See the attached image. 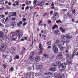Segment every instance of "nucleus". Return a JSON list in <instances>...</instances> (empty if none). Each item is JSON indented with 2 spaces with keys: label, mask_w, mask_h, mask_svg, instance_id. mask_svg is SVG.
I'll return each instance as SVG.
<instances>
[{
  "label": "nucleus",
  "mask_w": 78,
  "mask_h": 78,
  "mask_svg": "<svg viewBox=\"0 0 78 78\" xmlns=\"http://www.w3.org/2000/svg\"><path fill=\"white\" fill-rule=\"evenodd\" d=\"M59 66L58 68L60 70H64L66 67V63H62L61 64V62L60 61H58L56 63L53 64V66L54 67H57Z\"/></svg>",
  "instance_id": "f257e3e1"
},
{
  "label": "nucleus",
  "mask_w": 78,
  "mask_h": 78,
  "mask_svg": "<svg viewBox=\"0 0 78 78\" xmlns=\"http://www.w3.org/2000/svg\"><path fill=\"white\" fill-rule=\"evenodd\" d=\"M44 2L43 1H42L40 2L39 1H37V0H34L33 1V4L34 5V7H36L37 5L39 6L42 7V6H43V5H44Z\"/></svg>",
  "instance_id": "f03ea898"
},
{
  "label": "nucleus",
  "mask_w": 78,
  "mask_h": 78,
  "mask_svg": "<svg viewBox=\"0 0 78 78\" xmlns=\"http://www.w3.org/2000/svg\"><path fill=\"white\" fill-rule=\"evenodd\" d=\"M62 39L63 40V41L62 42L61 44L62 45H66L67 46V44H69V42L67 40L66 37L65 36H62Z\"/></svg>",
  "instance_id": "7ed1b4c3"
},
{
  "label": "nucleus",
  "mask_w": 78,
  "mask_h": 78,
  "mask_svg": "<svg viewBox=\"0 0 78 78\" xmlns=\"http://www.w3.org/2000/svg\"><path fill=\"white\" fill-rule=\"evenodd\" d=\"M59 18V14L58 12L54 13L53 14V16L51 18V20H56V19H58Z\"/></svg>",
  "instance_id": "20e7f679"
},
{
  "label": "nucleus",
  "mask_w": 78,
  "mask_h": 78,
  "mask_svg": "<svg viewBox=\"0 0 78 78\" xmlns=\"http://www.w3.org/2000/svg\"><path fill=\"white\" fill-rule=\"evenodd\" d=\"M3 57H4V59H7L10 58V61L8 62H9V63L11 62L12 61V57H11V56H9V55H7L5 56H3Z\"/></svg>",
  "instance_id": "39448f33"
},
{
  "label": "nucleus",
  "mask_w": 78,
  "mask_h": 78,
  "mask_svg": "<svg viewBox=\"0 0 78 78\" xmlns=\"http://www.w3.org/2000/svg\"><path fill=\"white\" fill-rule=\"evenodd\" d=\"M53 50L55 54L57 53H58L59 51H58V49L57 48V46L56 45H55L53 46Z\"/></svg>",
  "instance_id": "423d86ee"
},
{
  "label": "nucleus",
  "mask_w": 78,
  "mask_h": 78,
  "mask_svg": "<svg viewBox=\"0 0 78 78\" xmlns=\"http://www.w3.org/2000/svg\"><path fill=\"white\" fill-rule=\"evenodd\" d=\"M32 73H27L26 75V76L27 78H32L33 77V76H32V75H31Z\"/></svg>",
  "instance_id": "0eeeda50"
},
{
  "label": "nucleus",
  "mask_w": 78,
  "mask_h": 78,
  "mask_svg": "<svg viewBox=\"0 0 78 78\" xmlns=\"http://www.w3.org/2000/svg\"><path fill=\"white\" fill-rule=\"evenodd\" d=\"M13 41H15V40L17 39V34H16V35H14L13 34H12L11 35Z\"/></svg>",
  "instance_id": "6e6552de"
},
{
  "label": "nucleus",
  "mask_w": 78,
  "mask_h": 78,
  "mask_svg": "<svg viewBox=\"0 0 78 78\" xmlns=\"http://www.w3.org/2000/svg\"><path fill=\"white\" fill-rule=\"evenodd\" d=\"M39 48L41 50V51L39 52L40 54H41L42 53V51L44 50V48L42 47V44H40L39 45Z\"/></svg>",
  "instance_id": "1a4fd4ad"
},
{
  "label": "nucleus",
  "mask_w": 78,
  "mask_h": 78,
  "mask_svg": "<svg viewBox=\"0 0 78 78\" xmlns=\"http://www.w3.org/2000/svg\"><path fill=\"white\" fill-rule=\"evenodd\" d=\"M62 56V53L61 52L59 53L57 56V59H59L61 58V57Z\"/></svg>",
  "instance_id": "9d476101"
},
{
  "label": "nucleus",
  "mask_w": 78,
  "mask_h": 78,
  "mask_svg": "<svg viewBox=\"0 0 78 78\" xmlns=\"http://www.w3.org/2000/svg\"><path fill=\"white\" fill-rule=\"evenodd\" d=\"M59 29L62 31V33H66V29H64L62 27H60Z\"/></svg>",
  "instance_id": "9b49d317"
},
{
  "label": "nucleus",
  "mask_w": 78,
  "mask_h": 78,
  "mask_svg": "<svg viewBox=\"0 0 78 78\" xmlns=\"http://www.w3.org/2000/svg\"><path fill=\"white\" fill-rule=\"evenodd\" d=\"M0 49L2 51H4L6 49V45H3L1 46V47L0 48Z\"/></svg>",
  "instance_id": "f8f14e48"
},
{
  "label": "nucleus",
  "mask_w": 78,
  "mask_h": 78,
  "mask_svg": "<svg viewBox=\"0 0 78 78\" xmlns=\"http://www.w3.org/2000/svg\"><path fill=\"white\" fill-rule=\"evenodd\" d=\"M76 51H77V49H75L73 51V53L71 56L72 58H73L74 56L76 55Z\"/></svg>",
  "instance_id": "ddd939ff"
},
{
  "label": "nucleus",
  "mask_w": 78,
  "mask_h": 78,
  "mask_svg": "<svg viewBox=\"0 0 78 78\" xmlns=\"http://www.w3.org/2000/svg\"><path fill=\"white\" fill-rule=\"evenodd\" d=\"M66 60L68 64H70L71 63V59L70 58H66Z\"/></svg>",
  "instance_id": "4468645a"
},
{
  "label": "nucleus",
  "mask_w": 78,
  "mask_h": 78,
  "mask_svg": "<svg viewBox=\"0 0 78 78\" xmlns=\"http://www.w3.org/2000/svg\"><path fill=\"white\" fill-rule=\"evenodd\" d=\"M9 50L10 51H14L16 50V49L13 47H11L9 49Z\"/></svg>",
  "instance_id": "2eb2a0df"
},
{
  "label": "nucleus",
  "mask_w": 78,
  "mask_h": 78,
  "mask_svg": "<svg viewBox=\"0 0 78 78\" xmlns=\"http://www.w3.org/2000/svg\"><path fill=\"white\" fill-rule=\"evenodd\" d=\"M35 60L36 62H39V61H40V60H41L40 57L38 56H36L35 58Z\"/></svg>",
  "instance_id": "dca6fc26"
},
{
  "label": "nucleus",
  "mask_w": 78,
  "mask_h": 78,
  "mask_svg": "<svg viewBox=\"0 0 78 78\" xmlns=\"http://www.w3.org/2000/svg\"><path fill=\"white\" fill-rule=\"evenodd\" d=\"M54 33L55 34H58V35H60L61 34V33H60V31L59 30H55Z\"/></svg>",
  "instance_id": "f3484780"
},
{
  "label": "nucleus",
  "mask_w": 78,
  "mask_h": 78,
  "mask_svg": "<svg viewBox=\"0 0 78 78\" xmlns=\"http://www.w3.org/2000/svg\"><path fill=\"white\" fill-rule=\"evenodd\" d=\"M58 27H59L57 25H55L53 26V27H52V30H55V29H56V28H58Z\"/></svg>",
  "instance_id": "a211bd4d"
},
{
  "label": "nucleus",
  "mask_w": 78,
  "mask_h": 78,
  "mask_svg": "<svg viewBox=\"0 0 78 78\" xmlns=\"http://www.w3.org/2000/svg\"><path fill=\"white\" fill-rule=\"evenodd\" d=\"M59 43L60 41L59 40H56L55 41V44L56 45H59Z\"/></svg>",
  "instance_id": "6ab92c4d"
},
{
  "label": "nucleus",
  "mask_w": 78,
  "mask_h": 78,
  "mask_svg": "<svg viewBox=\"0 0 78 78\" xmlns=\"http://www.w3.org/2000/svg\"><path fill=\"white\" fill-rule=\"evenodd\" d=\"M51 41H48L47 42L46 44L48 45H51Z\"/></svg>",
  "instance_id": "aec40b11"
},
{
  "label": "nucleus",
  "mask_w": 78,
  "mask_h": 78,
  "mask_svg": "<svg viewBox=\"0 0 78 78\" xmlns=\"http://www.w3.org/2000/svg\"><path fill=\"white\" fill-rule=\"evenodd\" d=\"M71 11H72V14H75V9H73Z\"/></svg>",
  "instance_id": "412c9836"
},
{
  "label": "nucleus",
  "mask_w": 78,
  "mask_h": 78,
  "mask_svg": "<svg viewBox=\"0 0 78 78\" xmlns=\"http://www.w3.org/2000/svg\"><path fill=\"white\" fill-rule=\"evenodd\" d=\"M50 70L52 72H55V68L54 67H51L50 69Z\"/></svg>",
  "instance_id": "4be33fe9"
},
{
  "label": "nucleus",
  "mask_w": 78,
  "mask_h": 78,
  "mask_svg": "<svg viewBox=\"0 0 78 78\" xmlns=\"http://www.w3.org/2000/svg\"><path fill=\"white\" fill-rule=\"evenodd\" d=\"M66 37H67L68 38V39H71V38H72V37L70 35H67V34H66Z\"/></svg>",
  "instance_id": "5701e85b"
},
{
  "label": "nucleus",
  "mask_w": 78,
  "mask_h": 78,
  "mask_svg": "<svg viewBox=\"0 0 78 78\" xmlns=\"http://www.w3.org/2000/svg\"><path fill=\"white\" fill-rule=\"evenodd\" d=\"M66 59H67V58H70V54H66Z\"/></svg>",
  "instance_id": "b1692460"
},
{
  "label": "nucleus",
  "mask_w": 78,
  "mask_h": 78,
  "mask_svg": "<svg viewBox=\"0 0 78 78\" xmlns=\"http://www.w3.org/2000/svg\"><path fill=\"white\" fill-rule=\"evenodd\" d=\"M55 78H62V77L61 75H57L55 77Z\"/></svg>",
  "instance_id": "393cba45"
},
{
  "label": "nucleus",
  "mask_w": 78,
  "mask_h": 78,
  "mask_svg": "<svg viewBox=\"0 0 78 78\" xmlns=\"http://www.w3.org/2000/svg\"><path fill=\"white\" fill-rule=\"evenodd\" d=\"M15 59H19V56L18 55H16L14 58Z\"/></svg>",
  "instance_id": "a878e982"
},
{
  "label": "nucleus",
  "mask_w": 78,
  "mask_h": 78,
  "mask_svg": "<svg viewBox=\"0 0 78 78\" xmlns=\"http://www.w3.org/2000/svg\"><path fill=\"white\" fill-rule=\"evenodd\" d=\"M12 16H17V14L16 12H12Z\"/></svg>",
  "instance_id": "bb28decb"
},
{
  "label": "nucleus",
  "mask_w": 78,
  "mask_h": 78,
  "mask_svg": "<svg viewBox=\"0 0 78 78\" xmlns=\"http://www.w3.org/2000/svg\"><path fill=\"white\" fill-rule=\"evenodd\" d=\"M6 41L7 42H8L9 43L10 42V40L9 38H7L6 40Z\"/></svg>",
  "instance_id": "cd10ccee"
},
{
  "label": "nucleus",
  "mask_w": 78,
  "mask_h": 78,
  "mask_svg": "<svg viewBox=\"0 0 78 78\" xmlns=\"http://www.w3.org/2000/svg\"><path fill=\"white\" fill-rule=\"evenodd\" d=\"M42 20H41L38 23V25H39V26H41V24H42Z\"/></svg>",
  "instance_id": "c85d7f7f"
},
{
  "label": "nucleus",
  "mask_w": 78,
  "mask_h": 78,
  "mask_svg": "<svg viewBox=\"0 0 78 78\" xmlns=\"http://www.w3.org/2000/svg\"><path fill=\"white\" fill-rule=\"evenodd\" d=\"M26 20H27L26 19V18H23L22 19V21H23V22H25V21H26Z\"/></svg>",
  "instance_id": "c756f323"
},
{
  "label": "nucleus",
  "mask_w": 78,
  "mask_h": 78,
  "mask_svg": "<svg viewBox=\"0 0 78 78\" xmlns=\"http://www.w3.org/2000/svg\"><path fill=\"white\" fill-rule=\"evenodd\" d=\"M38 67L40 69H42L43 67V66L42 65H39L38 66Z\"/></svg>",
  "instance_id": "7c9ffc66"
},
{
  "label": "nucleus",
  "mask_w": 78,
  "mask_h": 78,
  "mask_svg": "<svg viewBox=\"0 0 78 78\" xmlns=\"http://www.w3.org/2000/svg\"><path fill=\"white\" fill-rule=\"evenodd\" d=\"M18 37L19 39H20V37H22V35L21 34H19L18 35Z\"/></svg>",
  "instance_id": "2f4dec72"
},
{
  "label": "nucleus",
  "mask_w": 78,
  "mask_h": 78,
  "mask_svg": "<svg viewBox=\"0 0 78 78\" xmlns=\"http://www.w3.org/2000/svg\"><path fill=\"white\" fill-rule=\"evenodd\" d=\"M0 18H4L5 17V15H0Z\"/></svg>",
  "instance_id": "473e14b6"
},
{
  "label": "nucleus",
  "mask_w": 78,
  "mask_h": 78,
  "mask_svg": "<svg viewBox=\"0 0 78 78\" xmlns=\"http://www.w3.org/2000/svg\"><path fill=\"white\" fill-rule=\"evenodd\" d=\"M46 74L47 75H52V73H51V72L47 73H46Z\"/></svg>",
  "instance_id": "72a5a7b5"
},
{
  "label": "nucleus",
  "mask_w": 78,
  "mask_h": 78,
  "mask_svg": "<svg viewBox=\"0 0 78 78\" xmlns=\"http://www.w3.org/2000/svg\"><path fill=\"white\" fill-rule=\"evenodd\" d=\"M47 15V13H45L44 15H43L42 16L43 17H45Z\"/></svg>",
  "instance_id": "f704fd0d"
},
{
  "label": "nucleus",
  "mask_w": 78,
  "mask_h": 78,
  "mask_svg": "<svg viewBox=\"0 0 78 78\" xmlns=\"http://www.w3.org/2000/svg\"><path fill=\"white\" fill-rule=\"evenodd\" d=\"M67 16L68 17H71V15L69 14V13H67Z\"/></svg>",
  "instance_id": "c9c22d12"
},
{
  "label": "nucleus",
  "mask_w": 78,
  "mask_h": 78,
  "mask_svg": "<svg viewBox=\"0 0 78 78\" xmlns=\"http://www.w3.org/2000/svg\"><path fill=\"white\" fill-rule=\"evenodd\" d=\"M3 66L4 69H6V65L5 64H3Z\"/></svg>",
  "instance_id": "e433bc0d"
},
{
  "label": "nucleus",
  "mask_w": 78,
  "mask_h": 78,
  "mask_svg": "<svg viewBox=\"0 0 78 78\" xmlns=\"http://www.w3.org/2000/svg\"><path fill=\"white\" fill-rule=\"evenodd\" d=\"M10 71H13L14 70V68H13V67H11L10 68Z\"/></svg>",
  "instance_id": "4c0bfd02"
},
{
  "label": "nucleus",
  "mask_w": 78,
  "mask_h": 78,
  "mask_svg": "<svg viewBox=\"0 0 78 78\" xmlns=\"http://www.w3.org/2000/svg\"><path fill=\"white\" fill-rule=\"evenodd\" d=\"M59 47V48H60V50H63V47H62V46H60Z\"/></svg>",
  "instance_id": "58836bf2"
},
{
  "label": "nucleus",
  "mask_w": 78,
  "mask_h": 78,
  "mask_svg": "<svg viewBox=\"0 0 78 78\" xmlns=\"http://www.w3.org/2000/svg\"><path fill=\"white\" fill-rule=\"evenodd\" d=\"M43 56H45V57H47V56H48V55L45 53L44 54Z\"/></svg>",
  "instance_id": "ea45409f"
},
{
  "label": "nucleus",
  "mask_w": 78,
  "mask_h": 78,
  "mask_svg": "<svg viewBox=\"0 0 78 78\" xmlns=\"http://www.w3.org/2000/svg\"><path fill=\"white\" fill-rule=\"evenodd\" d=\"M25 3L26 4V5H29V1H27L25 2Z\"/></svg>",
  "instance_id": "a19ab883"
},
{
  "label": "nucleus",
  "mask_w": 78,
  "mask_h": 78,
  "mask_svg": "<svg viewBox=\"0 0 78 78\" xmlns=\"http://www.w3.org/2000/svg\"><path fill=\"white\" fill-rule=\"evenodd\" d=\"M27 24V22H25L23 23V25L24 26H25Z\"/></svg>",
  "instance_id": "79ce46f5"
},
{
  "label": "nucleus",
  "mask_w": 78,
  "mask_h": 78,
  "mask_svg": "<svg viewBox=\"0 0 78 78\" xmlns=\"http://www.w3.org/2000/svg\"><path fill=\"white\" fill-rule=\"evenodd\" d=\"M0 2L1 4H2V5H3L4 4V2H3V0L0 1Z\"/></svg>",
  "instance_id": "37998d69"
},
{
  "label": "nucleus",
  "mask_w": 78,
  "mask_h": 78,
  "mask_svg": "<svg viewBox=\"0 0 78 78\" xmlns=\"http://www.w3.org/2000/svg\"><path fill=\"white\" fill-rule=\"evenodd\" d=\"M17 25L18 27H20V26H21V24L20 23H17Z\"/></svg>",
  "instance_id": "c03bdc74"
},
{
  "label": "nucleus",
  "mask_w": 78,
  "mask_h": 78,
  "mask_svg": "<svg viewBox=\"0 0 78 78\" xmlns=\"http://www.w3.org/2000/svg\"><path fill=\"white\" fill-rule=\"evenodd\" d=\"M14 25H15V22H13L12 24V26H14Z\"/></svg>",
  "instance_id": "a18cd8bd"
},
{
  "label": "nucleus",
  "mask_w": 78,
  "mask_h": 78,
  "mask_svg": "<svg viewBox=\"0 0 78 78\" xmlns=\"http://www.w3.org/2000/svg\"><path fill=\"white\" fill-rule=\"evenodd\" d=\"M59 6H60L61 8H62V7H63V6H64V5L62 4H60L59 5Z\"/></svg>",
  "instance_id": "49530a36"
},
{
  "label": "nucleus",
  "mask_w": 78,
  "mask_h": 78,
  "mask_svg": "<svg viewBox=\"0 0 78 78\" xmlns=\"http://www.w3.org/2000/svg\"><path fill=\"white\" fill-rule=\"evenodd\" d=\"M48 23H49L51 24V20H48Z\"/></svg>",
  "instance_id": "de8ad7c7"
},
{
  "label": "nucleus",
  "mask_w": 78,
  "mask_h": 78,
  "mask_svg": "<svg viewBox=\"0 0 78 78\" xmlns=\"http://www.w3.org/2000/svg\"><path fill=\"white\" fill-rule=\"evenodd\" d=\"M8 18L7 17L6 18V19L5 20V22H6L7 21H8Z\"/></svg>",
  "instance_id": "09e8293b"
},
{
  "label": "nucleus",
  "mask_w": 78,
  "mask_h": 78,
  "mask_svg": "<svg viewBox=\"0 0 78 78\" xmlns=\"http://www.w3.org/2000/svg\"><path fill=\"white\" fill-rule=\"evenodd\" d=\"M56 23H60L61 22V21L58 20V21H56Z\"/></svg>",
  "instance_id": "8fccbe9b"
},
{
  "label": "nucleus",
  "mask_w": 78,
  "mask_h": 78,
  "mask_svg": "<svg viewBox=\"0 0 78 78\" xmlns=\"http://www.w3.org/2000/svg\"><path fill=\"white\" fill-rule=\"evenodd\" d=\"M4 31L5 33H8V30H7L6 29L4 30Z\"/></svg>",
  "instance_id": "3c124183"
},
{
  "label": "nucleus",
  "mask_w": 78,
  "mask_h": 78,
  "mask_svg": "<svg viewBox=\"0 0 78 78\" xmlns=\"http://www.w3.org/2000/svg\"><path fill=\"white\" fill-rule=\"evenodd\" d=\"M15 3L16 5H18V6L19 5L18 4H19V2H15Z\"/></svg>",
  "instance_id": "603ef678"
},
{
  "label": "nucleus",
  "mask_w": 78,
  "mask_h": 78,
  "mask_svg": "<svg viewBox=\"0 0 78 78\" xmlns=\"http://www.w3.org/2000/svg\"><path fill=\"white\" fill-rule=\"evenodd\" d=\"M48 48H50V49H51V46H48Z\"/></svg>",
  "instance_id": "864d4df0"
},
{
  "label": "nucleus",
  "mask_w": 78,
  "mask_h": 78,
  "mask_svg": "<svg viewBox=\"0 0 78 78\" xmlns=\"http://www.w3.org/2000/svg\"><path fill=\"white\" fill-rule=\"evenodd\" d=\"M34 52H31V55H34Z\"/></svg>",
  "instance_id": "5fc2aeb1"
},
{
  "label": "nucleus",
  "mask_w": 78,
  "mask_h": 78,
  "mask_svg": "<svg viewBox=\"0 0 78 78\" xmlns=\"http://www.w3.org/2000/svg\"><path fill=\"white\" fill-rule=\"evenodd\" d=\"M50 14L51 15H52L53 14V11H51V12H50Z\"/></svg>",
  "instance_id": "6e6d98bb"
},
{
  "label": "nucleus",
  "mask_w": 78,
  "mask_h": 78,
  "mask_svg": "<svg viewBox=\"0 0 78 78\" xmlns=\"http://www.w3.org/2000/svg\"><path fill=\"white\" fill-rule=\"evenodd\" d=\"M20 23L21 25H22V23H23L22 22V21H20V23Z\"/></svg>",
  "instance_id": "4d7b16f0"
},
{
  "label": "nucleus",
  "mask_w": 78,
  "mask_h": 78,
  "mask_svg": "<svg viewBox=\"0 0 78 78\" xmlns=\"http://www.w3.org/2000/svg\"><path fill=\"white\" fill-rule=\"evenodd\" d=\"M28 9H29L28 6H27L26 7V9L28 10Z\"/></svg>",
  "instance_id": "13d9d810"
},
{
  "label": "nucleus",
  "mask_w": 78,
  "mask_h": 78,
  "mask_svg": "<svg viewBox=\"0 0 78 78\" xmlns=\"http://www.w3.org/2000/svg\"><path fill=\"white\" fill-rule=\"evenodd\" d=\"M27 39H28V38L27 37H24V39L25 40H27Z\"/></svg>",
  "instance_id": "bf43d9fd"
},
{
  "label": "nucleus",
  "mask_w": 78,
  "mask_h": 78,
  "mask_svg": "<svg viewBox=\"0 0 78 78\" xmlns=\"http://www.w3.org/2000/svg\"><path fill=\"white\" fill-rule=\"evenodd\" d=\"M41 33H42L43 34H45V33H44V31H43V30H41Z\"/></svg>",
  "instance_id": "052dcab7"
},
{
  "label": "nucleus",
  "mask_w": 78,
  "mask_h": 78,
  "mask_svg": "<svg viewBox=\"0 0 78 78\" xmlns=\"http://www.w3.org/2000/svg\"><path fill=\"white\" fill-rule=\"evenodd\" d=\"M16 33H17V34H18V33H19V30H17Z\"/></svg>",
  "instance_id": "680f3d73"
},
{
  "label": "nucleus",
  "mask_w": 78,
  "mask_h": 78,
  "mask_svg": "<svg viewBox=\"0 0 78 78\" xmlns=\"http://www.w3.org/2000/svg\"><path fill=\"white\" fill-rule=\"evenodd\" d=\"M8 4L9 5V6H11V3L10 2H9Z\"/></svg>",
  "instance_id": "e2e57ef3"
},
{
  "label": "nucleus",
  "mask_w": 78,
  "mask_h": 78,
  "mask_svg": "<svg viewBox=\"0 0 78 78\" xmlns=\"http://www.w3.org/2000/svg\"><path fill=\"white\" fill-rule=\"evenodd\" d=\"M8 12H5V15H8Z\"/></svg>",
  "instance_id": "0e129e2a"
},
{
  "label": "nucleus",
  "mask_w": 78,
  "mask_h": 78,
  "mask_svg": "<svg viewBox=\"0 0 78 78\" xmlns=\"http://www.w3.org/2000/svg\"><path fill=\"white\" fill-rule=\"evenodd\" d=\"M13 20H16V19H15V18H13L12 19V21H13Z\"/></svg>",
  "instance_id": "69168bd1"
},
{
  "label": "nucleus",
  "mask_w": 78,
  "mask_h": 78,
  "mask_svg": "<svg viewBox=\"0 0 78 78\" xmlns=\"http://www.w3.org/2000/svg\"><path fill=\"white\" fill-rule=\"evenodd\" d=\"M51 6H54V4L53 3V2L51 5Z\"/></svg>",
  "instance_id": "338daca9"
},
{
  "label": "nucleus",
  "mask_w": 78,
  "mask_h": 78,
  "mask_svg": "<svg viewBox=\"0 0 78 78\" xmlns=\"http://www.w3.org/2000/svg\"><path fill=\"white\" fill-rule=\"evenodd\" d=\"M72 21L73 22H75V20H74L73 19H72Z\"/></svg>",
  "instance_id": "774afa93"
}]
</instances>
